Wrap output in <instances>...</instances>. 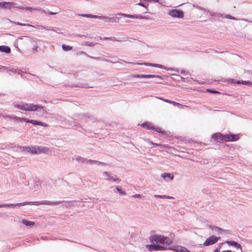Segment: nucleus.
<instances>
[{"label":"nucleus","mask_w":252,"mask_h":252,"mask_svg":"<svg viewBox=\"0 0 252 252\" xmlns=\"http://www.w3.org/2000/svg\"><path fill=\"white\" fill-rule=\"evenodd\" d=\"M64 201H51L48 200H42L38 201H31V202H24L23 203H19L15 204H4V207H11L15 208L16 207H20L22 206H25L27 205H34L38 206L40 205H57L63 203Z\"/></svg>","instance_id":"nucleus-1"},{"label":"nucleus","mask_w":252,"mask_h":252,"mask_svg":"<svg viewBox=\"0 0 252 252\" xmlns=\"http://www.w3.org/2000/svg\"><path fill=\"white\" fill-rule=\"evenodd\" d=\"M22 151L33 155H37L47 153L49 151V148L42 146H25L22 148Z\"/></svg>","instance_id":"nucleus-2"},{"label":"nucleus","mask_w":252,"mask_h":252,"mask_svg":"<svg viewBox=\"0 0 252 252\" xmlns=\"http://www.w3.org/2000/svg\"><path fill=\"white\" fill-rule=\"evenodd\" d=\"M212 138L216 140H220L224 142L236 141L240 138L238 134H222L220 133L213 134Z\"/></svg>","instance_id":"nucleus-3"},{"label":"nucleus","mask_w":252,"mask_h":252,"mask_svg":"<svg viewBox=\"0 0 252 252\" xmlns=\"http://www.w3.org/2000/svg\"><path fill=\"white\" fill-rule=\"evenodd\" d=\"M6 117L10 119H13L19 122H24L27 123H31L33 125H38L40 126H42L44 127H47L48 126V125L47 124H45L43 122H39L36 120H29L26 118H21L19 117L16 116H7Z\"/></svg>","instance_id":"nucleus-4"},{"label":"nucleus","mask_w":252,"mask_h":252,"mask_svg":"<svg viewBox=\"0 0 252 252\" xmlns=\"http://www.w3.org/2000/svg\"><path fill=\"white\" fill-rule=\"evenodd\" d=\"M150 240L151 243L156 242L160 244H165L166 245H169L172 243V240L162 235H154L150 237Z\"/></svg>","instance_id":"nucleus-5"},{"label":"nucleus","mask_w":252,"mask_h":252,"mask_svg":"<svg viewBox=\"0 0 252 252\" xmlns=\"http://www.w3.org/2000/svg\"><path fill=\"white\" fill-rule=\"evenodd\" d=\"M102 176L105 180L107 181H112L116 183H119L121 182V179L119 178L116 175L113 174L108 171L103 172Z\"/></svg>","instance_id":"nucleus-6"},{"label":"nucleus","mask_w":252,"mask_h":252,"mask_svg":"<svg viewBox=\"0 0 252 252\" xmlns=\"http://www.w3.org/2000/svg\"><path fill=\"white\" fill-rule=\"evenodd\" d=\"M24 111H35L38 110L39 112L44 111V107L41 105L33 104L32 103H25Z\"/></svg>","instance_id":"nucleus-7"},{"label":"nucleus","mask_w":252,"mask_h":252,"mask_svg":"<svg viewBox=\"0 0 252 252\" xmlns=\"http://www.w3.org/2000/svg\"><path fill=\"white\" fill-rule=\"evenodd\" d=\"M168 14L173 18H183L184 17V12L177 9L169 10Z\"/></svg>","instance_id":"nucleus-8"},{"label":"nucleus","mask_w":252,"mask_h":252,"mask_svg":"<svg viewBox=\"0 0 252 252\" xmlns=\"http://www.w3.org/2000/svg\"><path fill=\"white\" fill-rule=\"evenodd\" d=\"M220 237H217L215 235H212L204 242L203 245L205 246H209L217 243L220 239Z\"/></svg>","instance_id":"nucleus-9"},{"label":"nucleus","mask_w":252,"mask_h":252,"mask_svg":"<svg viewBox=\"0 0 252 252\" xmlns=\"http://www.w3.org/2000/svg\"><path fill=\"white\" fill-rule=\"evenodd\" d=\"M132 77L135 78H158L160 79H163V77L158 75L154 74H135L131 75Z\"/></svg>","instance_id":"nucleus-10"},{"label":"nucleus","mask_w":252,"mask_h":252,"mask_svg":"<svg viewBox=\"0 0 252 252\" xmlns=\"http://www.w3.org/2000/svg\"><path fill=\"white\" fill-rule=\"evenodd\" d=\"M146 247L149 251H162L165 249L164 247H163L162 246L158 244L147 245Z\"/></svg>","instance_id":"nucleus-11"},{"label":"nucleus","mask_w":252,"mask_h":252,"mask_svg":"<svg viewBox=\"0 0 252 252\" xmlns=\"http://www.w3.org/2000/svg\"><path fill=\"white\" fill-rule=\"evenodd\" d=\"M4 71H6V72L10 71V72H12L13 73H18L19 75H21V73L22 72H24V73H25L26 74H30L31 75H32L33 76H34L35 78H37V76L34 75V74H32L31 73L27 72H24V71H22L20 69H17L15 68L10 67H8V66H5V68L4 69Z\"/></svg>","instance_id":"nucleus-12"},{"label":"nucleus","mask_w":252,"mask_h":252,"mask_svg":"<svg viewBox=\"0 0 252 252\" xmlns=\"http://www.w3.org/2000/svg\"><path fill=\"white\" fill-rule=\"evenodd\" d=\"M41 188V184L39 181L33 180L30 184V189L35 191L39 190Z\"/></svg>","instance_id":"nucleus-13"},{"label":"nucleus","mask_w":252,"mask_h":252,"mask_svg":"<svg viewBox=\"0 0 252 252\" xmlns=\"http://www.w3.org/2000/svg\"><path fill=\"white\" fill-rule=\"evenodd\" d=\"M96 19H102L105 21L106 22H109L110 21L114 22H118L119 18L117 17H108L106 16H97V15Z\"/></svg>","instance_id":"nucleus-14"},{"label":"nucleus","mask_w":252,"mask_h":252,"mask_svg":"<svg viewBox=\"0 0 252 252\" xmlns=\"http://www.w3.org/2000/svg\"><path fill=\"white\" fill-rule=\"evenodd\" d=\"M81 53L83 54L86 55L88 57H89V58H90L91 59L96 60H100V61H104V62H108V63H116L117 62L116 61V59H115V61H110V60H108V59H107L106 58H102V57H94L89 56V55H87L86 53H85L83 51H82Z\"/></svg>","instance_id":"nucleus-15"},{"label":"nucleus","mask_w":252,"mask_h":252,"mask_svg":"<svg viewBox=\"0 0 252 252\" xmlns=\"http://www.w3.org/2000/svg\"><path fill=\"white\" fill-rule=\"evenodd\" d=\"M91 117V115L89 113L79 114L75 116V119L77 121H83L87 120Z\"/></svg>","instance_id":"nucleus-16"},{"label":"nucleus","mask_w":252,"mask_h":252,"mask_svg":"<svg viewBox=\"0 0 252 252\" xmlns=\"http://www.w3.org/2000/svg\"><path fill=\"white\" fill-rule=\"evenodd\" d=\"M72 159L73 160H75L76 161L78 162V163H85V164H88L89 160V159L83 158L80 156H76V155L74 156L72 158Z\"/></svg>","instance_id":"nucleus-17"},{"label":"nucleus","mask_w":252,"mask_h":252,"mask_svg":"<svg viewBox=\"0 0 252 252\" xmlns=\"http://www.w3.org/2000/svg\"><path fill=\"white\" fill-rule=\"evenodd\" d=\"M169 249L172 250L176 252H190L186 248L180 246H177L174 247L169 248Z\"/></svg>","instance_id":"nucleus-18"},{"label":"nucleus","mask_w":252,"mask_h":252,"mask_svg":"<svg viewBox=\"0 0 252 252\" xmlns=\"http://www.w3.org/2000/svg\"><path fill=\"white\" fill-rule=\"evenodd\" d=\"M161 177L164 180H165L166 182H168V181H173L174 176L173 174L169 173H163L161 174Z\"/></svg>","instance_id":"nucleus-19"},{"label":"nucleus","mask_w":252,"mask_h":252,"mask_svg":"<svg viewBox=\"0 0 252 252\" xmlns=\"http://www.w3.org/2000/svg\"><path fill=\"white\" fill-rule=\"evenodd\" d=\"M14 4L12 2H0V8L10 9Z\"/></svg>","instance_id":"nucleus-20"},{"label":"nucleus","mask_w":252,"mask_h":252,"mask_svg":"<svg viewBox=\"0 0 252 252\" xmlns=\"http://www.w3.org/2000/svg\"><path fill=\"white\" fill-rule=\"evenodd\" d=\"M226 243L227 244H228L229 245L235 247L237 249H240L241 250V252H242V249L241 246L237 242H236L235 241H229V240H227V241H226Z\"/></svg>","instance_id":"nucleus-21"},{"label":"nucleus","mask_w":252,"mask_h":252,"mask_svg":"<svg viewBox=\"0 0 252 252\" xmlns=\"http://www.w3.org/2000/svg\"><path fill=\"white\" fill-rule=\"evenodd\" d=\"M141 126L142 127L146 128L147 129L152 130L154 128V125L152 123L149 122H145L143 123Z\"/></svg>","instance_id":"nucleus-22"},{"label":"nucleus","mask_w":252,"mask_h":252,"mask_svg":"<svg viewBox=\"0 0 252 252\" xmlns=\"http://www.w3.org/2000/svg\"><path fill=\"white\" fill-rule=\"evenodd\" d=\"M0 51L1 52L5 53L6 54H9L11 52V49L7 46H0Z\"/></svg>","instance_id":"nucleus-23"},{"label":"nucleus","mask_w":252,"mask_h":252,"mask_svg":"<svg viewBox=\"0 0 252 252\" xmlns=\"http://www.w3.org/2000/svg\"><path fill=\"white\" fill-rule=\"evenodd\" d=\"M25 103H17L16 102H15L13 103V105L15 107L17 108L18 109L22 110L24 111L25 109Z\"/></svg>","instance_id":"nucleus-24"},{"label":"nucleus","mask_w":252,"mask_h":252,"mask_svg":"<svg viewBox=\"0 0 252 252\" xmlns=\"http://www.w3.org/2000/svg\"><path fill=\"white\" fill-rule=\"evenodd\" d=\"M25 9L27 11H30L32 12V10H37V11H41L45 13H47V11L42 9V8L40 7H25Z\"/></svg>","instance_id":"nucleus-25"},{"label":"nucleus","mask_w":252,"mask_h":252,"mask_svg":"<svg viewBox=\"0 0 252 252\" xmlns=\"http://www.w3.org/2000/svg\"><path fill=\"white\" fill-rule=\"evenodd\" d=\"M33 27H34L35 28H37L38 29H41V30L45 29L47 31H52L55 32H56V30L53 27H45V26H41L40 25H37V26H34Z\"/></svg>","instance_id":"nucleus-26"},{"label":"nucleus","mask_w":252,"mask_h":252,"mask_svg":"<svg viewBox=\"0 0 252 252\" xmlns=\"http://www.w3.org/2000/svg\"><path fill=\"white\" fill-rule=\"evenodd\" d=\"M90 164H95L97 165H105V163L102 162H100L97 160H94L92 159H89V163Z\"/></svg>","instance_id":"nucleus-27"},{"label":"nucleus","mask_w":252,"mask_h":252,"mask_svg":"<svg viewBox=\"0 0 252 252\" xmlns=\"http://www.w3.org/2000/svg\"><path fill=\"white\" fill-rule=\"evenodd\" d=\"M154 197L156 198H161V199H174V197L171 196L166 195H154Z\"/></svg>","instance_id":"nucleus-28"},{"label":"nucleus","mask_w":252,"mask_h":252,"mask_svg":"<svg viewBox=\"0 0 252 252\" xmlns=\"http://www.w3.org/2000/svg\"><path fill=\"white\" fill-rule=\"evenodd\" d=\"M80 16H82L83 17H86V18H94L96 19L97 15H92L91 14H80L78 15Z\"/></svg>","instance_id":"nucleus-29"},{"label":"nucleus","mask_w":252,"mask_h":252,"mask_svg":"<svg viewBox=\"0 0 252 252\" xmlns=\"http://www.w3.org/2000/svg\"><path fill=\"white\" fill-rule=\"evenodd\" d=\"M155 67H158V68H159L164 69L167 70H170V71L174 70V69L173 68L166 67L164 66H163V65L160 64L156 63V65H155Z\"/></svg>","instance_id":"nucleus-30"},{"label":"nucleus","mask_w":252,"mask_h":252,"mask_svg":"<svg viewBox=\"0 0 252 252\" xmlns=\"http://www.w3.org/2000/svg\"><path fill=\"white\" fill-rule=\"evenodd\" d=\"M22 223L24 224H25L26 225H27V226L33 225L34 224V222L29 221V220H22Z\"/></svg>","instance_id":"nucleus-31"},{"label":"nucleus","mask_w":252,"mask_h":252,"mask_svg":"<svg viewBox=\"0 0 252 252\" xmlns=\"http://www.w3.org/2000/svg\"><path fill=\"white\" fill-rule=\"evenodd\" d=\"M97 43H94V42H88V41H85L83 43H82V45H84V46H94L95 45H96Z\"/></svg>","instance_id":"nucleus-32"},{"label":"nucleus","mask_w":252,"mask_h":252,"mask_svg":"<svg viewBox=\"0 0 252 252\" xmlns=\"http://www.w3.org/2000/svg\"><path fill=\"white\" fill-rule=\"evenodd\" d=\"M129 39V37H122V38H116L115 41L117 42H126Z\"/></svg>","instance_id":"nucleus-33"},{"label":"nucleus","mask_w":252,"mask_h":252,"mask_svg":"<svg viewBox=\"0 0 252 252\" xmlns=\"http://www.w3.org/2000/svg\"><path fill=\"white\" fill-rule=\"evenodd\" d=\"M196 7H197L198 9H199V10H201V11H203L204 13H206H206H209V14H210V15L211 16H213V15H214L213 14V13H212V12H210V10H207V9H205V8H203V7H199V6H197Z\"/></svg>","instance_id":"nucleus-34"},{"label":"nucleus","mask_w":252,"mask_h":252,"mask_svg":"<svg viewBox=\"0 0 252 252\" xmlns=\"http://www.w3.org/2000/svg\"><path fill=\"white\" fill-rule=\"evenodd\" d=\"M135 64L140 65H145L146 66L155 67L156 63H136Z\"/></svg>","instance_id":"nucleus-35"},{"label":"nucleus","mask_w":252,"mask_h":252,"mask_svg":"<svg viewBox=\"0 0 252 252\" xmlns=\"http://www.w3.org/2000/svg\"><path fill=\"white\" fill-rule=\"evenodd\" d=\"M10 22L12 23L15 24L16 25H20V26L34 27V26L31 25L29 24H23V23H20L18 22H13L12 21H10Z\"/></svg>","instance_id":"nucleus-36"},{"label":"nucleus","mask_w":252,"mask_h":252,"mask_svg":"<svg viewBox=\"0 0 252 252\" xmlns=\"http://www.w3.org/2000/svg\"><path fill=\"white\" fill-rule=\"evenodd\" d=\"M62 49L64 51H68L71 50L72 49V47L68 46V45L63 44L62 45Z\"/></svg>","instance_id":"nucleus-37"},{"label":"nucleus","mask_w":252,"mask_h":252,"mask_svg":"<svg viewBox=\"0 0 252 252\" xmlns=\"http://www.w3.org/2000/svg\"><path fill=\"white\" fill-rule=\"evenodd\" d=\"M116 189L117 190V191L121 194H123V195H126V192L124 190H123L121 188H120V187L119 186H116Z\"/></svg>","instance_id":"nucleus-38"},{"label":"nucleus","mask_w":252,"mask_h":252,"mask_svg":"<svg viewBox=\"0 0 252 252\" xmlns=\"http://www.w3.org/2000/svg\"><path fill=\"white\" fill-rule=\"evenodd\" d=\"M148 143H149L151 145H152L155 146H158L160 147H164V146H163L161 144H158V143H155L152 141H151L149 139H148L146 140Z\"/></svg>","instance_id":"nucleus-39"},{"label":"nucleus","mask_w":252,"mask_h":252,"mask_svg":"<svg viewBox=\"0 0 252 252\" xmlns=\"http://www.w3.org/2000/svg\"><path fill=\"white\" fill-rule=\"evenodd\" d=\"M135 5H139V6H142L143 7H144L145 8V10L146 11H144L143 13H146L147 12V11L148 10V7L146 6L144 3H143L142 2H139L138 3H136Z\"/></svg>","instance_id":"nucleus-40"},{"label":"nucleus","mask_w":252,"mask_h":252,"mask_svg":"<svg viewBox=\"0 0 252 252\" xmlns=\"http://www.w3.org/2000/svg\"><path fill=\"white\" fill-rule=\"evenodd\" d=\"M241 84L247 86H252V82H250L249 81H241Z\"/></svg>","instance_id":"nucleus-41"},{"label":"nucleus","mask_w":252,"mask_h":252,"mask_svg":"<svg viewBox=\"0 0 252 252\" xmlns=\"http://www.w3.org/2000/svg\"><path fill=\"white\" fill-rule=\"evenodd\" d=\"M224 18H226V19L234 20H237V18H236L230 15H228V14L224 15Z\"/></svg>","instance_id":"nucleus-42"},{"label":"nucleus","mask_w":252,"mask_h":252,"mask_svg":"<svg viewBox=\"0 0 252 252\" xmlns=\"http://www.w3.org/2000/svg\"><path fill=\"white\" fill-rule=\"evenodd\" d=\"M152 130L156 131L159 133H163V132L161 130V129L160 127H156L154 126V128L152 129Z\"/></svg>","instance_id":"nucleus-43"},{"label":"nucleus","mask_w":252,"mask_h":252,"mask_svg":"<svg viewBox=\"0 0 252 252\" xmlns=\"http://www.w3.org/2000/svg\"><path fill=\"white\" fill-rule=\"evenodd\" d=\"M71 87H83V88H91L90 87H88L87 84H85V85L80 84L79 85H72V86H71Z\"/></svg>","instance_id":"nucleus-44"},{"label":"nucleus","mask_w":252,"mask_h":252,"mask_svg":"<svg viewBox=\"0 0 252 252\" xmlns=\"http://www.w3.org/2000/svg\"><path fill=\"white\" fill-rule=\"evenodd\" d=\"M105 40H110L112 41H115L116 37H105L103 38Z\"/></svg>","instance_id":"nucleus-45"},{"label":"nucleus","mask_w":252,"mask_h":252,"mask_svg":"<svg viewBox=\"0 0 252 252\" xmlns=\"http://www.w3.org/2000/svg\"><path fill=\"white\" fill-rule=\"evenodd\" d=\"M207 91L208 92L211 93H213V94H220V92H218V91H216V90H212V89H207Z\"/></svg>","instance_id":"nucleus-46"},{"label":"nucleus","mask_w":252,"mask_h":252,"mask_svg":"<svg viewBox=\"0 0 252 252\" xmlns=\"http://www.w3.org/2000/svg\"><path fill=\"white\" fill-rule=\"evenodd\" d=\"M212 229H213L214 230H215L216 231H217V232L220 231L222 230V229L220 228L218 226H213L212 227Z\"/></svg>","instance_id":"nucleus-47"},{"label":"nucleus","mask_w":252,"mask_h":252,"mask_svg":"<svg viewBox=\"0 0 252 252\" xmlns=\"http://www.w3.org/2000/svg\"><path fill=\"white\" fill-rule=\"evenodd\" d=\"M118 15L123 16L124 17L130 18V14H124V13H119Z\"/></svg>","instance_id":"nucleus-48"},{"label":"nucleus","mask_w":252,"mask_h":252,"mask_svg":"<svg viewBox=\"0 0 252 252\" xmlns=\"http://www.w3.org/2000/svg\"><path fill=\"white\" fill-rule=\"evenodd\" d=\"M170 103L173 104L174 106H180V105H181L180 103H178L177 102L174 101H172V100H171V102H170Z\"/></svg>","instance_id":"nucleus-49"},{"label":"nucleus","mask_w":252,"mask_h":252,"mask_svg":"<svg viewBox=\"0 0 252 252\" xmlns=\"http://www.w3.org/2000/svg\"><path fill=\"white\" fill-rule=\"evenodd\" d=\"M177 77L178 78H180L181 80H182L183 82H185V78H183V77H182L180 75H176Z\"/></svg>","instance_id":"nucleus-50"},{"label":"nucleus","mask_w":252,"mask_h":252,"mask_svg":"<svg viewBox=\"0 0 252 252\" xmlns=\"http://www.w3.org/2000/svg\"><path fill=\"white\" fill-rule=\"evenodd\" d=\"M133 198H140L141 197V195L139 194H135L132 196Z\"/></svg>","instance_id":"nucleus-51"},{"label":"nucleus","mask_w":252,"mask_h":252,"mask_svg":"<svg viewBox=\"0 0 252 252\" xmlns=\"http://www.w3.org/2000/svg\"><path fill=\"white\" fill-rule=\"evenodd\" d=\"M136 15V19H144V17L143 16H141L140 15Z\"/></svg>","instance_id":"nucleus-52"},{"label":"nucleus","mask_w":252,"mask_h":252,"mask_svg":"<svg viewBox=\"0 0 252 252\" xmlns=\"http://www.w3.org/2000/svg\"><path fill=\"white\" fill-rule=\"evenodd\" d=\"M37 48H38V46L37 45H35L32 48V50L34 52H37Z\"/></svg>","instance_id":"nucleus-53"},{"label":"nucleus","mask_w":252,"mask_h":252,"mask_svg":"<svg viewBox=\"0 0 252 252\" xmlns=\"http://www.w3.org/2000/svg\"><path fill=\"white\" fill-rule=\"evenodd\" d=\"M180 72H181V73L183 74H189V72L188 71H185L184 70H182Z\"/></svg>","instance_id":"nucleus-54"},{"label":"nucleus","mask_w":252,"mask_h":252,"mask_svg":"<svg viewBox=\"0 0 252 252\" xmlns=\"http://www.w3.org/2000/svg\"><path fill=\"white\" fill-rule=\"evenodd\" d=\"M162 100H163L164 102L169 103H170V102H171V100H170L167 99H164H164H162Z\"/></svg>","instance_id":"nucleus-55"},{"label":"nucleus","mask_w":252,"mask_h":252,"mask_svg":"<svg viewBox=\"0 0 252 252\" xmlns=\"http://www.w3.org/2000/svg\"><path fill=\"white\" fill-rule=\"evenodd\" d=\"M5 68V66H2V65H0V71H1V70L4 71Z\"/></svg>","instance_id":"nucleus-56"},{"label":"nucleus","mask_w":252,"mask_h":252,"mask_svg":"<svg viewBox=\"0 0 252 252\" xmlns=\"http://www.w3.org/2000/svg\"><path fill=\"white\" fill-rule=\"evenodd\" d=\"M48 13L50 14V15H56L58 13V12H51V11H49Z\"/></svg>","instance_id":"nucleus-57"},{"label":"nucleus","mask_w":252,"mask_h":252,"mask_svg":"<svg viewBox=\"0 0 252 252\" xmlns=\"http://www.w3.org/2000/svg\"><path fill=\"white\" fill-rule=\"evenodd\" d=\"M130 17L129 18L136 19V15H130Z\"/></svg>","instance_id":"nucleus-58"},{"label":"nucleus","mask_w":252,"mask_h":252,"mask_svg":"<svg viewBox=\"0 0 252 252\" xmlns=\"http://www.w3.org/2000/svg\"><path fill=\"white\" fill-rule=\"evenodd\" d=\"M16 7L19 9H25V7L23 6H18V7Z\"/></svg>","instance_id":"nucleus-59"},{"label":"nucleus","mask_w":252,"mask_h":252,"mask_svg":"<svg viewBox=\"0 0 252 252\" xmlns=\"http://www.w3.org/2000/svg\"><path fill=\"white\" fill-rule=\"evenodd\" d=\"M213 252H219V248H216Z\"/></svg>","instance_id":"nucleus-60"},{"label":"nucleus","mask_w":252,"mask_h":252,"mask_svg":"<svg viewBox=\"0 0 252 252\" xmlns=\"http://www.w3.org/2000/svg\"><path fill=\"white\" fill-rule=\"evenodd\" d=\"M241 20H243V21H246V22H250V21L248 19H241Z\"/></svg>","instance_id":"nucleus-61"},{"label":"nucleus","mask_w":252,"mask_h":252,"mask_svg":"<svg viewBox=\"0 0 252 252\" xmlns=\"http://www.w3.org/2000/svg\"><path fill=\"white\" fill-rule=\"evenodd\" d=\"M235 83L237 84H241V81H237L236 82H235Z\"/></svg>","instance_id":"nucleus-62"},{"label":"nucleus","mask_w":252,"mask_h":252,"mask_svg":"<svg viewBox=\"0 0 252 252\" xmlns=\"http://www.w3.org/2000/svg\"><path fill=\"white\" fill-rule=\"evenodd\" d=\"M58 120H59V119H62V117L60 116H57V117L56 118Z\"/></svg>","instance_id":"nucleus-63"},{"label":"nucleus","mask_w":252,"mask_h":252,"mask_svg":"<svg viewBox=\"0 0 252 252\" xmlns=\"http://www.w3.org/2000/svg\"><path fill=\"white\" fill-rule=\"evenodd\" d=\"M230 82L231 83H235V82H234V80L233 79H231L230 80Z\"/></svg>","instance_id":"nucleus-64"}]
</instances>
